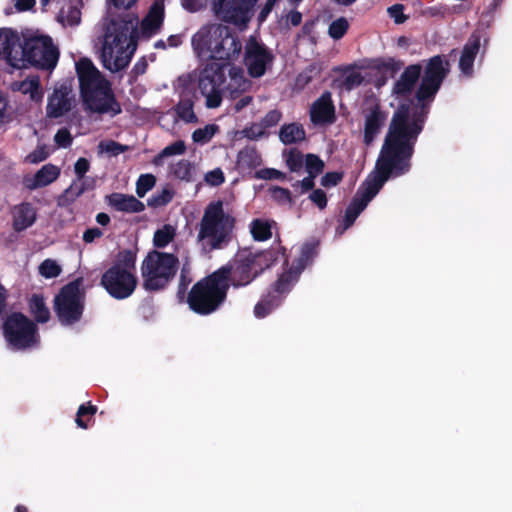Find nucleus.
Instances as JSON below:
<instances>
[{
    "label": "nucleus",
    "mask_w": 512,
    "mask_h": 512,
    "mask_svg": "<svg viewBox=\"0 0 512 512\" xmlns=\"http://www.w3.org/2000/svg\"><path fill=\"white\" fill-rule=\"evenodd\" d=\"M99 154H108L110 156H117L128 150V146L122 145L113 140H104L98 144Z\"/></svg>",
    "instance_id": "nucleus-42"
},
{
    "label": "nucleus",
    "mask_w": 512,
    "mask_h": 512,
    "mask_svg": "<svg viewBox=\"0 0 512 512\" xmlns=\"http://www.w3.org/2000/svg\"><path fill=\"white\" fill-rule=\"evenodd\" d=\"M229 271L222 267L196 283L188 296L190 308L199 314H210L224 301Z\"/></svg>",
    "instance_id": "nucleus-5"
},
{
    "label": "nucleus",
    "mask_w": 512,
    "mask_h": 512,
    "mask_svg": "<svg viewBox=\"0 0 512 512\" xmlns=\"http://www.w3.org/2000/svg\"><path fill=\"white\" fill-rule=\"evenodd\" d=\"M103 235V232L99 228H90L86 230L83 234V240L86 243H92L95 239L100 238Z\"/></svg>",
    "instance_id": "nucleus-63"
},
{
    "label": "nucleus",
    "mask_w": 512,
    "mask_h": 512,
    "mask_svg": "<svg viewBox=\"0 0 512 512\" xmlns=\"http://www.w3.org/2000/svg\"><path fill=\"white\" fill-rule=\"evenodd\" d=\"M277 302L272 303L268 300H263L256 304L254 307V314L257 318L265 317L275 306H277Z\"/></svg>",
    "instance_id": "nucleus-53"
},
{
    "label": "nucleus",
    "mask_w": 512,
    "mask_h": 512,
    "mask_svg": "<svg viewBox=\"0 0 512 512\" xmlns=\"http://www.w3.org/2000/svg\"><path fill=\"white\" fill-rule=\"evenodd\" d=\"M279 138L284 144H294L305 139V131L296 123L284 125L280 129Z\"/></svg>",
    "instance_id": "nucleus-32"
},
{
    "label": "nucleus",
    "mask_w": 512,
    "mask_h": 512,
    "mask_svg": "<svg viewBox=\"0 0 512 512\" xmlns=\"http://www.w3.org/2000/svg\"><path fill=\"white\" fill-rule=\"evenodd\" d=\"M364 117V143L370 145L374 138L379 134L386 121V115L379 106L371 103L363 111Z\"/></svg>",
    "instance_id": "nucleus-20"
},
{
    "label": "nucleus",
    "mask_w": 512,
    "mask_h": 512,
    "mask_svg": "<svg viewBox=\"0 0 512 512\" xmlns=\"http://www.w3.org/2000/svg\"><path fill=\"white\" fill-rule=\"evenodd\" d=\"M309 198L321 209H323L327 204L326 194L320 189L313 191Z\"/></svg>",
    "instance_id": "nucleus-59"
},
{
    "label": "nucleus",
    "mask_w": 512,
    "mask_h": 512,
    "mask_svg": "<svg viewBox=\"0 0 512 512\" xmlns=\"http://www.w3.org/2000/svg\"><path fill=\"white\" fill-rule=\"evenodd\" d=\"M195 55L202 61H229L237 57L241 44L230 29L221 23L205 24L192 36Z\"/></svg>",
    "instance_id": "nucleus-3"
},
{
    "label": "nucleus",
    "mask_w": 512,
    "mask_h": 512,
    "mask_svg": "<svg viewBox=\"0 0 512 512\" xmlns=\"http://www.w3.org/2000/svg\"><path fill=\"white\" fill-rule=\"evenodd\" d=\"M136 48H110L101 47L100 58L103 66L115 73L125 69L132 58Z\"/></svg>",
    "instance_id": "nucleus-18"
},
{
    "label": "nucleus",
    "mask_w": 512,
    "mask_h": 512,
    "mask_svg": "<svg viewBox=\"0 0 512 512\" xmlns=\"http://www.w3.org/2000/svg\"><path fill=\"white\" fill-rule=\"evenodd\" d=\"M135 256L129 251L119 255L118 262L102 276L101 284L116 299L129 297L136 288Z\"/></svg>",
    "instance_id": "nucleus-6"
},
{
    "label": "nucleus",
    "mask_w": 512,
    "mask_h": 512,
    "mask_svg": "<svg viewBox=\"0 0 512 512\" xmlns=\"http://www.w3.org/2000/svg\"><path fill=\"white\" fill-rule=\"evenodd\" d=\"M89 167L90 164L86 158H79L74 165V171L77 175V179L83 180V177L89 170Z\"/></svg>",
    "instance_id": "nucleus-57"
},
{
    "label": "nucleus",
    "mask_w": 512,
    "mask_h": 512,
    "mask_svg": "<svg viewBox=\"0 0 512 512\" xmlns=\"http://www.w3.org/2000/svg\"><path fill=\"white\" fill-rule=\"evenodd\" d=\"M349 23L346 18L340 17L334 20L328 28V34L334 40L341 39L347 32Z\"/></svg>",
    "instance_id": "nucleus-44"
},
{
    "label": "nucleus",
    "mask_w": 512,
    "mask_h": 512,
    "mask_svg": "<svg viewBox=\"0 0 512 512\" xmlns=\"http://www.w3.org/2000/svg\"><path fill=\"white\" fill-rule=\"evenodd\" d=\"M257 0H212L215 15L236 26H246L253 16Z\"/></svg>",
    "instance_id": "nucleus-11"
},
{
    "label": "nucleus",
    "mask_w": 512,
    "mask_h": 512,
    "mask_svg": "<svg viewBox=\"0 0 512 512\" xmlns=\"http://www.w3.org/2000/svg\"><path fill=\"white\" fill-rule=\"evenodd\" d=\"M449 72V63L441 56L432 57L425 69L421 85L417 92L420 101L432 98Z\"/></svg>",
    "instance_id": "nucleus-13"
},
{
    "label": "nucleus",
    "mask_w": 512,
    "mask_h": 512,
    "mask_svg": "<svg viewBox=\"0 0 512 512\" xmlns=\"http://www.w3.org/2000/svg\"><path fill=\"white\" fill-rule=\"evenodd\" d=\"M195 172L194 165L185 159H182L171 166V173L174 177L184 180L192 181Z\"/></svg>",
    "instance_id": "nucleus-37"
},
{
    "label": "nucleus",
    "mask_w": 512,
    "mask_h": 512,
    "mask_svg": "<svg viewBox=\"0 0 512 512\" xmlns=\"http://www.w3.org/2000/svg\"><path fill=\"white\" fill-rule=\"evenodd\" d=\"M422 122L420 116L408 106L403 105L395 112L375 169L368 175L348 206L341 233L354 223L389 177L400 176L409 170L413 145L422 130Z\"/></svg>",
    "instance_id": "nucleus-1"
},
{
    "label": "nucleus",
    "mask_w": 512,
    "mask_h": 512,
    "mask_svg": "<svg viewBox=\"0 0 512 512\" xmlns=\"http://www.w3.org/2000/svg\"><path fill=\"white\" fill-rule=\"evenodd\" d=\"M13 228L23 231L32 226L36 220V210L30 203H21L12 210Z\"/></svg>",
    "instance_id": "nucleus-27"
},
{
    "label": "nucleus",
    "mask_w": 512,
    "mask_h": 512,
    "mask_svg": "<svg viewBox=\"0 0 512 512\" xmlns=\"http://www.w3.org/2000/svg\"><path fill=\"white\" fill-rule=\"evenodd\" d=\"M85 183L83 180L76 179L71 185L63 192L61 195L59 202L63 205H68L74 202L78 197H80L85 191Z\"/></svg>",
    "instance_id": "nucleus-36"
},
{
    "label": "nucleus",
    "mask_w": 512,
    "mask_h": 512,
    "mask_svg": "<svg viewBox=\"0 0 512 512\" xmlns=\"http://www.w3.org/2000/svg\"><path fill=\"white\" fill-rule=\"evenodd\" d=\"M95 412H96L95 406L86 407L84 405H81L77 412V418H76L77 425L84 429L87 428V425L83 422L82 417L86 414L93 415V414H95Z\"/></svg>",
    "instance_id": "nucleus-58"
},
{
    "label": "nucleus",
    "mask_w": 512,
    "mask_h": 512,
    "mask_svg": "<svg viewBox=\"0 0 512 512\" xmlns=\"http://www.w3.org/2000/svg\"><path fill=\"white\" fill-rule=\"evenodd\" d=\"M186 152V144L182 140H177L166 146L158 155L153 159L154 165H162L164 158L171 156L183 155Z\"/></svg>",
    "instance_id": "nucleus-35"
},
{
    "label": "nucleus",
    "mask_w": 512,
    "mask_h": 512,
    "mask_svg": "<svg viewBox=\"0 0 512 512\" xmlns=\"http://www.w3.org/2000/svg\"><path fill=\"white\" fill-rule=\"evenodd\" d=\"M420 73L421 67L419 65L407 67L400 79L395 83L394 92L398 94L409 92L418 80Z\"/></svg>",
    "instance_id": "nucleus-29"
},
{
    "label": "nucleus",
    "mask_w": 512,
    "mask_h": 512,
    "mask_svg": "<svg viewBox=\"0 0 512 512\" xmlns=\"http://www.w3.org/2000/svg\"><path fill=\"white\" fill-rule=\"evenodd\" d=\"M218 126L215 124H208L203 128H198L192 133L193 142L204 145L208 143L213 136L217 133Z\"/></svg>",
    "instance_id": "nucleus-40"
},
{
    "label": "nucleus",
    "mask_w": 512,
    "mask_h": 512,
    "mask_svg": "<svg viewBox=\"0 0 512 512\" xmlns=\"http://www.w3.org/2000/svg\"><path fill=\"white\" fill-rule=\"evenodd\" d=\"M61 170L53 164L42 166L34 175L24 178V186L29 190H36L50 185L60 176Z\"/></svg>",
    "instance_id": "nucleus-22"
},
{
    "label": "nucleus",
    "mask_w": 512,
    "mask_h": 512,
    "mask_svg": "<svg viewBox=\"0 0 512 512\" xmlns=\"http://www.w3.org/2000/svg\"><path fill=\"white\" fill-rule=\"evenodd\" d=\"M281 113L278 110L269 111L265 117L261 120V123L268 129L270 127L275 126L281 120Z\"/></svg>",
    "instance_id": "nucleus-56"
},
{
    "label": "nucleus",
    "mask_w": 512,
    "mask_h": 512,
    "mask_svg": "<svg viewBox=\"0 0 512 512\" xmlns=\"http://www.w3.org/2000/svg\"><path fill=\"white\" fill-rule=\"evenodd\" d=\"M156 183V178L152 174H142L136 183V193L139 197H144Z\"/></svg>",
    "instance_id": "nucleus-46"
},
{
    "label": "nucleus",
    "mask_w": 512,
    "mask_h": 512,
    "mask_svg": "<svg viewBox=\"0 0 512 512\" xmlns=\"http://www.w3.org/2000/svg\"><path fill=\"white\" fill-rule=\"evenodd\" d=\"M139 19L133 13L106 19L103 23L101 47L136 48Z\"/></svg>",
    "instance_id": "nucleus-7"
},
{
    "label": "nucleus",
    "mask_w": 512,
    "mask_h": 512,
    "mask_svg": "<svg viewBox=\"0 0 512 512\" xmlns=\"http://www.w3.org/2000/svg\"><path fill=\"white\" fill-rule=\"evenodd\" d=\"M300 271L301 269L298 271H288L283 273L275 284V291L279 294L287 292L292 284L297 280Z\"/></svg>",
    "instance_id": "nucleus-43"
},
{
    "label": "nucleus",
    "mask_w": 512,
    "mask_h": 512,
    "mask_svg": "<svg viewBox=\"0 0 512 512\" xmlns=\"http://www.w3.org/2000/svg\"><path fill=\"white\" fill-rule=\"evenodd\" d=\"M74 102L72 90L66 85H61L55 88L47 98L46 116L48 118L62 117L71 111Z\"/></svg>",
    "instance_id": "nucleus-17"
},
{
    "label": "nucleus",
    "mask_w": 512,
    "mask_h": 512,
    "mask_svg": "<svg viewBox=\"0 0 512 512\" xmlns=\"http://www.w3.org/2000/svg\"><path fill=\"white\" fill-rule=\"evenodd\" d=\"M342 179V174L337 172L327 173L322 177L321 183L323 186H334Z\"/></svg>",
    "instance_id": "nucleus-61"
},
{
    "label": "nucleus",
    "mask_w": 512,
    "mask_h": 512,
    "mask_svg": "<svg viewBox=\"0 0 512 512\" xmlns=\"http://www.w3.org/2000/svg\"><path fill=\"white\" fill-rule=\"evenodd\" d=\"M164 18V5L161 1H156L149 9L144 19L137 25V39L150 38L160 31Z\"/></svg>",
    "instance_id": "nucleus-19"
},
{
    "label": "nucleus",
    "mask_w": 512,
    "mask_h": 512,
    "mask_svg": "<svg viewBox=\"0 0 512 512\" xmlns=\"http://www.w3.org/2000/svg\"><path fill=\"white\" fill-rule=\"evenodd\" d=\"M324 168L323 161L314 154H308L306 156V170L309 175L316 177L322 172Z\"/></svg>",
    "instance_id": "nucleus-47"
},
{
    "label": "nucleus",
    "mask_w": 512,
    "mask_h": 512,
    "mask_svg": "<svg viewBox=\"0 0 512 512\" xmlns=\"http://www.w3.org/2000/svg\"><path fill=\"white\" fill-rule=\"evenodd\" d=\"M229 271V275L231 277V282L234 286H244L250 283L256 275L253 272H250V269L244 265V262L239 259V254L237 255L236 266L231 269L227 268Z\"/></svg>",
    "instance_id": "nucleus-31"
},
{
    "label": "nucleus",
    "mask_w": 512,
    "mask_h": 512,
    "mask_svg": "<svg viewBox=\"0 0 512 512\" xmlns=\"http://www.w3.org/2000/svg\"><path fill=\"white\" fill-rule=\"evenodd\" d=\"M178 259L170 253L150 252L142 262L141 271L146 289L157 290L173 279Z\"/></svg>",
    "instance_id": "nucleus-8"
},
{
    "label": "nucleus",
    "mask_w": 512,
    "mask_h": 512,
    "mask_svg": "<svg viewBox=\"0 0 512 512\" xmlns=\"http://www.w3.org/2000/svg\"><path fill=\"white\" fill-rule=\"evenodd\" d=\"M109 204L118 211L137 213L144 210V204L132 195L114 193L109 196Z\"/></svg>",
    "instance_id": "nucleus-28"
},
{
    "label": "nucleus",
    "mask_w": 512,
    "mask_h": 512,
    "mask_svg": "<svg viewBox=\"0 0 512 512\" xmlns=\"http://www.w3.org/2000/svg\"><path fill=\"white\" fill-rule=\"evenodd\" d=\"M204 181L209 186H219L225 181V176L220 168H215L204 175Z\"/></svg>",
    "instance_id": "nucleus-49"
},
{
    "label": "nucleus",
    "mask_w": 512,
    "mask_h": 512,
    "mask_svg": "<svg viewBox=\"0 0 512 512\" xmlns=\"http://www.w3.org/2000/svg\"><path fill=\"white\" fill-rule=\"evenodd\" d=\"M221 67L213 64L207 66L199 77L198 88L201 95L205 98V104L208 108H217L222 102V84L224 82Z\"/></svg>",
    "instance_id": "nucleus-14"
},
{
    "label": "nucleus",
    "mask_w": 512,
    "mask_h": 512,
    "mask_svg": "<svg viewBox=\"0 0 512 512\" xmlns=\"http://www.w3.org/2000/svg\"><path fill=\"white\" fill-rule=\"evenodd\" d=\"M30 309L38 322L44 323L48 321L50 314L42 297L37 295L33 296L30 300Z\"/></svg>",
    "instance_id": "nucleus-38"
},
{
    "label": "nucleus",
    "mask_w": 512,
    "mask_h": 512,
    "mask_svg": "<svg viewBox=\"0 0 512 512\" xmlns=\"http://www.w3.org/2000/svg\"><path fill=\"white\" fill-rule=\"evenodd\" d=\"M286 163L291 171L300 170L303 164L302 154L299 151L291 150L286 157Z\"/></svg>",
    "instance_id": "nucleus-50"
},
{
    "label": "nucleus",
    "mask_w": 512,
    "mask_h": 512,
    "mask_svg": "<svg viewBox=\"0 0 512 512\" xmlns=\"http://www.w3.org/2000/svg\"><path fill=\"white\" fill-rule=\"evenodd\" d=\"M363 81V76L360 72L349 70L345 72L341 79V86L346 90H352L358 87Z\"/></svg>",
    "instance_id": "nucleus-45"
},
{
    "label": "nucleus",
    "mask_w": 512,
    "mask_h": 512,
    "mask_svg": "<svg viewBox=\"0 0 512 512\" xmlns=\"http://www.w3.org/2000/svg\"><path fill=\"white\" fill-rule=\"evenodd\" d=\"M78 282H72L62 288L55 298V309L62 323L77 321L82 314V296Z\"/></svg>",
    "instance_id": "nucleus-12"
},
{
    "label": "nucleus",
    "mask_w": 512,
    "mask_h": 512,
    "mask_svg": "<svg viewBox=\"0 0 512 512\" xmlns=\"http://www.w3.org/2000/svg\"><path fill=\"white\" fill-rule=\"evenodd\" d=\"M480 50V36L472 35L462 50L459 67L463 74L470 76L473 72V63Z\"/></svg>",
    "instance_id": "nucleus-26"
},
{
    "label": "nucleus",
    "mask_w": 512,
    "mask_h": 512,
    "mask_svg": "<svg viewBox=\"0 0 512 512\" xmlns=\"http://www.w3.org/2000/svg\"><path fill=\"white\" fill-rule=\"evenodd\" d=\"M175 112L181 120L187 123L196 122L197 117L193 110V102L190 99H182L175 107Z\"/></svg>",
    "instance_id": "nucleus-39"
},
{
    "label": "nucleus",
    "mask_w": 512,
    "mask_h": 512,
    "mask_svg": "<svg viewBox=\"0 0 512 512\" xmlns=\"http://www.w3.org/2000/svg\"><path fill=\"white\" fill-rule=\"evenodd\" d=\"M54 140L58 146L66 148L71 145L73 138L70 132L63 128L57 131L54 136Z\"/></svg>",
    "instance_id": "nucleus-55"
},
{
    "label": "nucleus",
    "mask_w": 512,
    "mask_h": 512,
    "mask_svg": "<svg viewBox=\"0 0 512 512\" xmlns=\"http://www.w3.org/2000/svg\"><path fill=\"white\" fill-rule=\"evenodd\" d=\"M59 3L58 21L63 26H77L81 21L82 0H59Z\"/></svg>",
    "instance_id": "nucleus-25"
},
{
    "label": "nucleus",
    "mask_w": 512,
    "mask_h": 512,
    "mask_svg": "<svg viewBox=\"0 0 512 512\" xmlns=\"http://www.w3.org/2000/svg\"><path fill=\"white\" fill-rule=\"evenodd\" d=\"M311 120L316 124L332 122L334 119V106L331 94L325 92L316 100L310 110Z\"/></svg>",
    "instance_id": "nucleus-24"
},
{
    "label": "nucleus",
    "mask_w": 512,
    "mask_h": 512,
    "mask_svg": "<svg viewBox=\"0 0 512 512\" xmlns=\"http://www.w3.org/2000/svg\"><path fill=\"white\" fill-rule=\"evenodd\" d=\"M48 155L49 153L45 147H37L26 156L25 161L30 164H37L47 159Z\"/></svg>",
    "instance_id": "nucleus-51"
},
{
    "label": "nucleus",
    "mask_w": 512,
    "mask_h": 512,
    "mask_svg": "<svg viewBox=\"0 0 512 512\" xmlns=\"http://www.w3.org/2000/svg\"><path fill=\"white\" fill-rule=\"evenodd\" d=\"M75 68L85 110L110 116L119 114L121 107L115 100L111 85L93 62L81 58L75 63Z\"/></svg>",
    "instance_id": "nucleus-2"
},
{
    "label": "nucleus",
    "mask_w": 512,
    "mask_h": 512,
    "mask_svg": "<svg viewBox=\"0 0 512 512\" xmlns=\"http://www.w3.org/2000/svg\"><path fill=\"white\" fill-rule=\"evenodd\" d=\"M272 223L264 219H255L250 224V232L256 241H265L271 238Z\"/></svg>",
    "instance_id": "nucleus-34"
},
{
    "label": "nucleus",
    "mask_w": 512,
    "mask_h": 512,
    "mask_svg": "<svg viewBox=\"0 0 512 512\" xmlns=\"http://www.w3.org/2000/svg\"><path fill=\"white\" fill-rule=\"evenodd\" d=\"M239 259L244 265L253 272L254 275L260 274L264 269L270 267L274 261L273 253L270 251H261L253 253L249 250L239 252Z\"/></svg>",
    "instance_id": "nucleus-23"
},
{
    "label": "nucleus",
    "mask_w": 512,
    "mask_h": 512,
    "mask_svg": "<svg viewBox=\"0 0 512 512\" xmlns=\"http://www.w3.org/2000/svg\"><path fill=\"white\" fill-rule=\"evenodd\" d=\"M207 0H182V5L190 12H195L203 8Z\"/></svg>",
    "instance_id": "nucleus-60"
},
{
    "label": "nucleus",
    "mask_w": 512,
    "mask_h": 512,
    "mask_svg": "<svg viewBox=\"0 0 512 512\" xmlns=\"http://www.w3.org/2000/svg\"><path fill=\"white\" fill-rule=\"evenodd\" d=\"M228 73L229 82L227 89L231 92V94L244 92L250 87L251 82L245 77L242 68L237 66H230Z\"/></svg>",
    "instance_id": "nucleus-30"
},
{
    "label": "nucleus",
    "mask_w": 512,
    "mask_h": 512,
    "mask_svg": "<svg viewBox=\"0 0 512 512\" xmlns=\"http://www.w3.org/2000/svg\"><path fill=\"white\" fill-rule=\"evenodd\" d=\"M21 68L31 64L41 69H53L58 61V50L49 36L33 33L25 37L22 45Z\"/></svg>",
    "instance_id": "nucleus-9"
},
{
    "label": "nucleus",
    "mask_w": 512,
    "mask_h": 512,
    "mask_svg": "<svg viewBox=\"0 0 512 512\" xmlns=\"http://www.w3.org/2000/svg\"><path fill=\"white\" fill-rule=\"evenodd\" d=\"M176 237V227L171 224H165L154 232L153 244L157 248H165Z\"/></svg>",
    "instance_id": "nucleus-33"
},
{
    "label": "nucleus",
    "mask_w": 512,
    "mask_h": 512,
    "mask_svg": "<svg viewBox=\"0 0 512 512\" xmlns=\"http://www.w3.org/2000/svg\"><path fill=\"white\" fill-rule=\"evenodd\" d=\"M11 90L19 92L27 96L29 101L40 105L44 97V89L41 85L40 78L36 75H31L23 80L14 81L10 85Z\"/></svg>",
    "instance_id": "nucleus-21"
},
{
    "label": "nucleus",
    "mask_w": 512,
    "mask_h": 512,
    "mask_svg": "<svg viewBox=\"0 0 512 512\" xmlns=\"http://www.w3.org/2000/svg\"><path fill=\"white\" fill-rule=\"evenodd\" d=\"M35 3V0H16L15 7L18 11H26L33 8Z\"/></svg>",
    "instance_id": "nucleus-64"
},
{
    "label": "nucleus",
    "mask_w": 512,
    "mask_h": 512,
    "mask_svg": "<svg viewBox=\"0 0 512 512\" xmlns=\"http://www.w3.org/2000/svg\"><path fill=\"white\" fill-rule=\"evenodd\" d=\"M39 274L44 278L50 279L58 277L62 268L56 260L45 259L38 267Z\"/></svg>",
    "instance_id": "nucleus-41"
},
{
    "label": "nucleus",
    "mask_w": 512,
    "mask_h": 512,
    "mask_svg": "<svg viewBox=\"0 0 512 512\" xmlns=\"http://www.w3.org/2000/svg\"><path fill=\"white\" fill-rule=\"evenodd\" d=\"M234 226L235 219L225 211L223 202H210L199 222L197 239L205 249H220L229 242Z\"/></svg>",
    "instance_id": "nucleus-4"
},
{
    "label": "nucleus",
    "mask_w": 512,
    "mask_h": 512,
    "mask_svg": "<svg viewBox=\"0 0 512 512\" xmlns=\"http://www.w3.org/2000/svg\"><path fill=\"white\" fill-rule=\"evenodd\" d=\"M0 55L11 67L21 69L23 50L15 31L8 28L0 29Z\"/></svg>",
    "instance_id": "nucleus-16"
},
{
    "label": "nucleus",
    "mask_w": 512,
    "mask_h": 512,
    "mask_svg": "<svg viewBox=\"0 0 512 512\" xmlns=\"http://www.w3.org/2000/svg\"><path fill=\"white\" fill-rule=\"evenodd\" d=\"M173 198V193L170 189H163L159 193L154 194L149 200L148 204L151 206L159 207L166 205Z\"/></svg>",
    "instance_id": "nucleus-48"
},
{
    "label": "nucleus",
    "mask_w": 512,
    "mask_h": 512,
    "mask_svg": "<svg viewBox=\"0 0 512 512\" xmlns=\"http://www.w3.org/2000/svg\"><path fill=\"white\" fill-rule=\"evenodd\" d=\"M403 5L395 4L387 9L389 16L394 20L396 24L404 23L407 17L403 14Z\"/></svg>",
    "instance_id": "nucleus-54"
},
{
    "label": "nucleus",
    "mask_w": 512,
    "mask_h": 512,
    "mask_svg": "<svg viewBox=\"0 0 512 512\" xmlns=\"http://www.w3.org/2000/svg\"><path fill=\"white\" fill-rule=\"evenodd\" d=\"M4 336L14 349H24L36 342V327L24 315L14 313L4 323Z\"/></svg>",
    "instance_id": "nucleus-10"
},
{
    "label": "nucleus",
    "mask_w": 512,
    "mask_h": 512,
    "mask_svg": "<svg viewBox=\"0 0 512 512\" xmlns=\"http://www.w3.org/2000/svg\"><path fill=\"white\" fill-rule=\"evenodd\" d=\"M273 60L272 54L263 44L250 38L245 47L244 62L251 77H261Z\"/></svg>",
    "instance_id": "nucleus-15"
},
{
    "label": "nucleus",
    "mask_w": 512,
    "mask_h": 512,
    "mask_svg": "<svg viewBox=\"0 0 512 512\" xmlns=\"http://www.w3.org/2000/svg\"><path fill=\"white\" fill-rule=\"evenodd\" d=\"M272 197L280 202L290 201L289 191L280 187L271 189Z\"/></svg>",
    "instance_id": "nucleus-62"
},
{
    "label": "nucleus",
    "mask_w": 512,
    "mask_h": 512,
    "mask_svg": "<svg viewBox=\"0 0 512 512\" xmlns=\"http://www.w3.org/2000/svg\"><path fill=\"white\" fill-rule=\"evenodd\" d=\"M265 132L266 129L261 122L255 123L243 131L245 137L251 140H257L261 138L262 136L265 135Z\"/></svg>",
    "instance_id": "nucleus-52"
}]
</instances>
